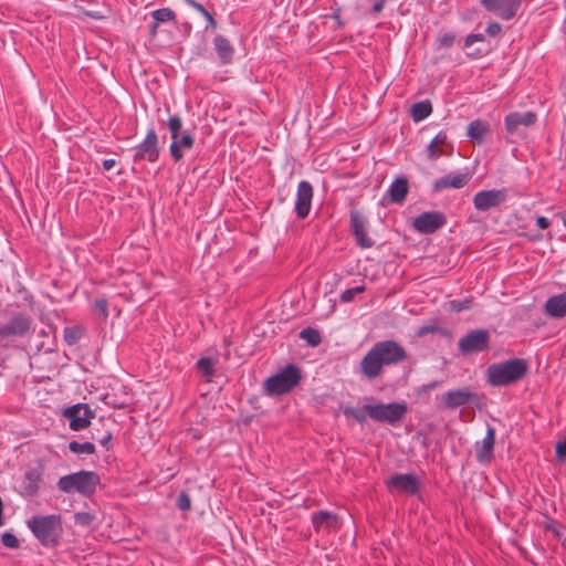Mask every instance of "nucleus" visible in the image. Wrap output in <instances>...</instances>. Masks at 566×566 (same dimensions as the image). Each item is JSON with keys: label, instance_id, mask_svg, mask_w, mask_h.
<instances>
[{"label": "nucleus", "instance_id": "nucleus-11", "mask_svg": "<svg viewBox=\"0 0 566 566\" xmlns=\"http://www.w3.org/2000/svg\"><path fill=\"white\" fill-rule=\"evenodd\" d=\"M349 226L355 242L360 249H370L375 245L374 239L368 234V219L356 209L350 210Z\"/></svg>", "mask_w": 566, "mask_h": 566}, {"label": "nucleus", "instance_id": "nucleus-40", "mask_svg": "<svg viewBox=\"0 0 566 566\" xmlns=\"http://www.w3.org/2000/svg\"><path fill=\"white\" fill-rule=\"evenodd\" d=\"M176 506L182 512H187V511L191 510V499L186 491H181L178 494V497L176 501Z\"/></svg>", "mask_w": 566, "mask_h": 566}, {"label": "nucleus", "instance_id": "nucleus-24", "mask_svg": "<svg viewBox=\"0 0 566 566\" xmlns=\"http://www.w3.org/2000/svg\"><path fill=\"white\" fill-rule=\"evenodd\" d=\"M214 51L223 65L230 64L233 61L234 48L231 42L221 34L213 39Z\"/></svg>", "mask_w": 566, "mask_h": 566}, {"label": "nucleus", "instance_id": "nucleus-32", "mask_svg": "<svg viewBox=\"0 0 566 566\" xmlns=\"http://www.w3.org/2000/svg\"><path fill=\"white\" fill-rule=\"evenodd\" d=\"M84 332L85 329L81 325L66 326L63 331L64 342L69 346L76 345L78 340L83 337Z\"/></svg>", "mask_w": 566, "mask_h": 566}, {"label": "nucleus", "instance_id": "nucleus-50", "mask_svg": "<svg viewBox=\"0 0 566 566\" xmlns=\"http://www.w3.org/2000/svg\"><path fill=\"white\" fill-rule=\"evenodd\" d=\"M55 331H56V327L54 325H49L48 329L41 328L38 332V336H40L42 338H49L51 334L55 333Z\"/></svg>", "mask_w": 566, "mask_h": 566}, {"label": "nucleus", "instance_id": "nucleus-34", "mask_svg": "<svg viewBox=\"0 0 566 566\" xmlns=\"http://www.w3.org/2000/svg\"><path fill=\"white\" fill-rule=\"evenodd\" d=\"M69 450L75 454H94L96 452L95 444L92 442H78L76 440H72L69 442Z\"/></svg>", "mask_w": 566, "mask_h": 566}, {"label": "nucleus", "instance_id": "nucleus-28", "mask_svg": "<svg viewBox=\"0 0 566 566\" xmlns=\"http://www.w3.org/2000/svg\"><path fill=\"white\" fill-rule=\"evenodd\" d=\"M446 143L447 134L444 132H439L427 147V157L430 160H436L443 156L444 153L441 149V146H443Z\"/></svg>", "mask_w": 566, "mask_h": 566}, {"label": "nucleus", "instance_id": "nucleus-30", "mask_svg": "<svg viewBox=\"0 0 566 566\" xmlns=\"http://www.w3.org/2000/svg\"><path fill=\"white\" fill-rule=\"evenodd\" d=\"M216 360L211 357H201L196 363V370L207 380H209L216 373L214 370Z\"/></svg>", "mask_w": 566, "mask_h": 566}, {"label": "nucleus", "instance_id": "nucleus-12", "mask_svg": "<svg viewBox=\"0 0 566 566\" xmlns=\"http://www.w3.org/2000/svg\"><path fill=\"white\" fill-rule=\"evenodd\" d=\"M63 417L69 420L71 430L80 431L90 427L95 411L87 403H75L64 409Z\"/></svg>", "mask_w": 566, "mask_h": 566}, {"label": "nucleus", "instance_id": "nucleus-16", "mask_svg": "<svg viewBox=\"0 0 566 566\" xmlns=\"http://www.w3.org/2000/svg\"><path fill=\"white\" fill-rule=\"evenodd\" d=\"M481 6L490 13L504 21H510L516 17L522 1L521 0H481Z\"/></svg>", "mask_w": 566, "mask_h": 566}, {"label": "nucleus", "instance_id": "nucleus-36", "mask_svg": "<svg viewBox=\"0 0 566 566\" xmlns=\"http://www.w3.org/2000/svg\"><path fill=\"white\" fill-rule=\"evenodd\" d=\"M151 17L157 23H164L176 20V13L170 8H160L151 12Z\"/></svg>", "mask_w": 566, "mask_h": 566}, {"label": "nucleus", "instance_id": "nucleus-8", "mask_svg": "<svg viewBox=\"0 0 566 566\" xmlns=\"http://www.w3.org/2000/svg\"><path fill=\"white\" fill-rule=\"evenodd\" d=\"M167 128L170 132L171 144L169 146V153L172 159L178 163L184 158L182 150H189L195 145V138L189 132H182V119L178 114L171 115L167 123Z\"/></svg>", "mask_w": 566, "mask_h": 566}, {"label": "nucleus", "instance_id": "nucleus-47", "mask_svg": "<svg viewBox=\"0 0 566 566\" xmlns=\"http://www.w3.org/2000/svg\"><path fill=\"white\" fill-rule=\"evenodd\" d=\"M442 384L441 380H433V381H430L428 384H423L418 390L417 392L420 395V394H426V392H429L431 390H434L436 388H438L440 385Z\"/></svg>", "mask_w": 566, "mask_h": 566}, {"label": "nucleus", "instance_id": "nucleus-13", "mask_svg": "<svg viewBox=\"0 0 566 566\" xmlns=\"http://www.w3.org/2000/svg\"><path fill=\"white\" fill-rule=\"evenodd\" d=\"M442 402L443 407L450 410L465 405H474L475 407L481 408V397L469 387L447 391L442 396Z\"/></svg>", "mask_w": 566, "mask_h": 566}, {"label": "nucleus", "instance_id": "nucleus-54", "mask_svg": "<svg viewBox=\"0 0 566 566\" xmlns=\"http://www.w3.org/2000/svg\"><path fill=\"white\" fill-rule=\"evenodd\" d=\"M23 300L30 306H32L34 304V296L30 292L25 291V295H24Z\"/></svg>", "mask_w": 566, "mask_h": 566}, {"label": "nucleus", "instance_id": "nucleus-39", "mask_svg": "<svg viewBox=\"0 0 566 566\" xmlns=\"http://www.w3.org/2000/svg\"><path fill=\"white\" fill-rule=\"evenodd\" d=\"M365 291V285H358L352 289H347L340 294L339 300L343 303H349L355 298L357 294L364 293Z\"/></svg>", "mask_w": 566, "mask_h": 566}, {"label": "nucleus", "instance_id": "nucleus-1", "mask_svg": "<svg viewBox=\"0 0 566 566\" xmlns=\"http://www.w3.org/2000/svg\"><path fill=\"white\" fill-rule=\"evenodd\" d=\"M35 323L31 314L12 310L7 305L0 311V346L3 348H21L35 333Z\"/></svg>", "mask_w": 566, "mask_h": 566}, {"label": "nucleus", "instance_id": "nucleus-29", "mask_svg": "<svg viewBox=\"0 0 566 566\" xmlns=\"http://www.w3.org/2000/svg\"><path fill=\"white\" fill-rule=\"evenodd\" d=\"M431 113L432 104L429 99L417 102L411 107V117L416 123L426 119Z\"/></svg>", "mask_w": 566, "mask_h": 566}, {"label": "nucleus", "instance_id": "nucleus-49", "mask_svg": "<svg viewBox=\"0 0 566 566\" xmlns=\"http://www.w3.org/2000/svg\"><path fill=\"white\" fill-rule=\"evenodd\" d=\"M112 432L111 431H107L103 437H98L96 434L93 433L92 438L93 439H96L104 448H106L107 450L109 449L111 447V440H112Z\"/></svg>", "mask_w": 566, "mask_h": 566}, {"label": "nucleus", "instance_id": "nucleus-55", "mask_svg": "<svg viewBox=\"0 0 566 566\" xmlns=\"http://www.w3.org/2000/svg\"><path fill=\"white\" fill-rule=\"evenodd\" d=\"M36 350H38V352H41V350L49 352V350H52V348H51V347H46L45 342H44V340H42L41 343H39V344L36 345Z\"/></svg>", "mask_w": 566, "mask_h": 566}, {"label": "nucleus", "instance_id": "nucleus-27", "mask_svg": "<svg viewBox=\"0 0 566 566\" xmlns=\"http://www.w3.org/2000/svg\"><path fill=\"white\" fill-rule=\"evenodd\" d=\"M409 191V182L406 177H399L395 179L389 189L388 195L390 201L394 203H402Z\"/></svg>", "mask_w": 566, "mask_h": 566}, {"label": "nucleus", "instance_id": "nucleus-15", "mask_svg": "<svg viewBox=\"0 0 566 566\" xmlns=\"http://www.w3.org/2000/svg\"><path fill=\"white\" fill-rule=\"evenodd\" d=\"M447 224V217L441 211H424L417 216L412 226L422 234H432Z\"/></svg>", "mask_w": 566, "mask_h": 566}, {"label": "nucleus", "instance_id": "nucleus-48", "mask_svg": "<svg viewBox=\"0 0 566 566\" xmlns=\"http://www.w3.org/2000/svg\"><path fill=\"white\" fill-rule=\"evenodd\" d=\"M502 32V25L499 22H491L486 27V33L490 36H497Z\"/></svg>", "mask_w": 566, "mask_h": 566}, {"label": "nucleus", "instance_id": "nucleus-3", "mask_svg": "<svg viewBox=\"0 0 566 566\" xmlns=\"http://www.w3.org/2000/svg\"><path fill=\"white\" fill-rule=\"evenodd\" d=\"M407 411L408 405L405 401L389 403L379 402L377 405L368 403L360 408H343V415L345 417L353 418L360 424L365 423L367 417H369L374 421L396 426L403 419Z\"/></svg>", "mask_w": 566, "mask_h": 566}, {"label": "nucleus", "instance_id": "nucleus-41", "mask_svg": "<svg viewBox=\"0 0 566 566\" xmlns=\"http://www.w3.org/2000/svg\"><path fill=\"white\" fill-rule=\"evenodd\" d=\"M368 6V14L377 17L385 8L388 0H364Z\"/></svg>", "mask_w": 566, "mask_h": 566}, {"label": "nucleus", "instance_id": "nucleus-35", "mask_svg": "<svg viewBox=\"0 0 566 566\" xmlns=\"http://www.w3.org/2000/svg\"><path fill=\"white\" fill-rule=\"evenodd\" d=\"M428 334H440L442 336H449L450 332L448 329H444V328L438 326V324L436 322H432L430 324H424L416 331V336H418V337H423Z\"/></svg>", "mask_w": 566, "mask_h": 566}, {"label": "nucleus", "instance_id": "nucleus-17", "mask_svg": "<svg viewBox=\"0 0 566 566\" xmlns=\"http://www.w3.org/2000/svg\"><path fill=\"white\" fill-rule=\"evenodd\" d=\"M134 161L147 160L155 163L159 158L158 136L154 128H150L144 140L134 148Z\"/></svg>", "mask_w": 566, "mask_h": 566}, {"label": "nucleus", "instance_id": "nucleus-21", "mask_svg": "<svg viewBox=\"0 0 566 566\" xmlns=\"http://www.w3.org/2000/svg\"><path fill=\"white\" fill-rule=\"evenodd\" d=\"M314 190L312 184L307 180L300 181L294 205V211L298 219H305L310 214Z\"/></svg>", "mask_w": 566, "mask_h": 566}, {"label": "nucleus", "instance_id": "nucleus-5", "mask_svg": "<svg viewBox=\"0 0 566 566\" xmlns=\"http://www.w3.org/2000/svg\"><path fill=\"white\" fill-rule=\"evenodd\" d=\"M27 526L42 546L53 548L60 544L63 534L60 514L34 515L27 521Z\"/></svg>", "mask_w": 566, "mask_h": 566}, {"label": "nucleus", "instance_id": "nucleus-46", "mask_svg": "<svg viewBox=\"0 0 566 566\" xmlns=\"http://www.w3.org/2000/svg\"><path fill=\"white\" fill-rule=\"evenodd\" d=\"M555 453L558 461H566V438L563 441L557 442Z\"/></svg>", "mask_w": 566, "mask_h": 566}, {"label": "nucleus", "instance_id": "nucleus-6", "mask_svg": "<svg viewBox=\"0 0 566 566\" xmlns=\"http://www.w3.org/2000/svg\"><path fill=\"white\" fill-rule=\"evenodd\" d=\"M101 483L99 475L94 471L81 470L63 475L57 481V488L64 493L77 492L84 497H91Z\"/></svg>", "mask_w": 566, "mask_h": 566}, {"label": "nucleus", "instance_id": "nucleus-53", "mask_svg": "<svg viewBox=\"0 0 566 566\" xmlns=\"http://www.w3.org/2000/svg\"><path fill=\"white\" fill-rule=\"evenodd\" d=\"M116 165L115 159H104L102 166L104 170H111Z\"/></svg>", "mask_w": 566, "mask_h": 566}, {"label": "nucleus", "instance_id": "nucleus-42", "mask_svg": "<svg viewBox=\"0 0 566 566\" xmlns=\"http://www.w3.org/2000/svg\"><path fill=\"white\" fill-rule=\"evenodd\" d=\"M94 521V516L88 512H77L74 514V523L81 526H90Z\"/></svg>", "mask_w": 566, "mask_h": 566}, {"label": "nucleus", "instance_id": "nucleus-51", "mask_svg": "<svg viewBox=\"0 0 566 566\" xmlns=\"http://www.w3.org/2000/svg\"><path fill=\"white\" fill-rule=\"evenodd\" d=\"M340 12H342V9L336 8L332 13V18L335 20L338 28H343L345 25V22L340 18Z\"/></svg>", "mask_w": 566, "mask_h": 566}, {"label": "nucleus", "instance_id": "nucleus-45", "mask_svg": "<svg viewBox=\"0 0 566 566\" xmlns=\"http://www.w3.org/2000/svg\"><path fill=\"white\" fill-rule=\"evenodd\" d=\"M485 40L484 34L482 33H471L469 34L463 42V48H469L475 42H483Z\"/></svg>", "mask_w": 566, "mask_h": 566}, {"label": "nucleus", "instance_id": "nucleus-52", "mask_svg": "<svg viewBox=\"0 0 566 566\" xmlns=\"http://www.w3.org/2000/svg\"><path fill=\"white\" fill-rule=\"evenodd\" d=\"M536 224L539 229H547L551 226V221L543 216L536 218Z\"/></svg>", "mask_w": 566, "mask_h": 566}, {"label": "nucleus", "instance_id": "nucleus-43", "mask_svg": "<svg viewBox=\"0 0 566 566\" xmlns=\"http://www.w3.org/2000/svg\"><path fill=\"white\" fill-rule=\"evenodd\" d=\"M1 542L6 547L12 548V549L19 548V546H20V542L17 538V536L9 532H6L2 534Z\"/></svg>", "mask_w": 566, "mask_h": 566}, {"label": "nucleus", "instance_id": "nucleus-56", "mask_svg": "<svg viewBox=\"0 0 566 566\" xmlns=\"http://www.w3.org/2000/svg\"><path fill=\"white\" fill-rule=\"evenodd\" d=\"M158 27H159V23H157V21L154 20L153 23L149 27L151 35H156L157 34Z\"/></svg>", "mask_w": 566, "mask_h": 566}, {"label": "nucleus", "instance_id": "nucleus-38", "mask_svg": "<svg viewBox=\"0 0 566 566\" xmlns=\"http://www.w3.org/2000/svg\"><path fill=\"white\" fill-rule=\"evenodd\" d=\"M472 306H473V300L471 297L464 298V300H453V301H450V303H449V308L455 313L471 310Z\"/></svg>", "mask_w": 566, "mask_h": 566}, {"label": "nucleus", "instance_id": "nucleus-44", "mask_svg": "<svg viewBox=\"0 0 566 566\" xmlns=\"http://www.w3.org/2000/svg\"><path fill=\"white\" fill-rule=\"evenodd\" d=\"M94 307L96 311L99 312V314L103 316L104 319L108 317V304L107 300L104 297H99L95 300Z\"/></svg>", "mask_w": 566, "mask_h": 566}, {"label": "nucleus", "instance_id": "nucleus-31", "mask_svg": "<svg viewBox=\"0 0 566 566\" xmlns=\"http://www.w3.org/2000/svg\"><path fill=\"white\" fill-rule=\"evenodd\" d=\"M189 7L196 9L198 12L201 13V17H205L207 20L206 30L214 31L217 29V20L210 13L201 3L197 2L196 0H182Z\"/></svg>", "mask_w": 566, "mask_h": 566}, {"label": "nucleus", "instance_id": "nucleus-25", "mask_svg": "<svg viewBox=\"0 0 566 566\" xmlns=\"http://www.w3.org/2000/svg\"><path fill=\"white\" fill-rule=\"evenodd\" d=\"M545 313L553 318L566 316V292L553 295L544 304Z\"/></svg>", "mask_w": 566, "mask_h": 566}, {"label": "nucleus", "instance_id": "nucleus-19", "mask_svg": "<svg viewBox=\"0 0 566 566\" xmlns=\"http://www.w3.org/2000/svg\"><path fill=\"white\" fill-rule=\"evenodd\" d=\"M311 522L315 533H321L325 531L327 534L336 533L342 528V520L340 517L329 511H316L311 515Z\"/></svg>", "mask_w": 566, "mask_h": 566}, {"label": "nucleus", "instance_id": "nucleus-22", "mask_svg": "<svg viewBox=\"0 0 566 566\" xmlns=\"http://www.w3.org/2000/svg\"><path fill=\"white\" fill-rule=\"evenodd\" d=\"M471 178V172H450L436 179L432 189L434 192H441L448 188L461 189L470 182Z\"/></svg>", "mask_w": 566, "mask_h": 566}, {"label": "nucleus", "instance_id": "nucleus-20", "mask_svg": "<svg viewBox=\"0 0 566 566\" xmlns=\"http://www.w3.org/2000/svg\"><path fill=\"white\" fill-rule=\"evenodd\" d=\"M386 485L390 491L396 490L408 495H415L420 490L419 479L411 473H396L386 481Z\"/></svg>", "mask_w": 566, "mask_h": 566}, {"label": "nucleus", "instance_id": "nucleus-23", "mask_svg": "<svg viewBox=\"0 0 566 566\" xmlns=\"http://www.w3.org/2000/svg\"><path fill=\"white\" fill-rule=\"evenodd\" d=\"M495 429L488 427L486 434L481 442L475 443V458L480 463H490L494 458Z\"/></svg>", "mask_w": 566, "mask_h": 566}, {"label": "nucleus", "instance_id": "nucleus-26", "mask_svg": "<svg viewBox=\"0 0 566 566\" xmlns=\"http://www.w3.org/2000/svg\"><path fill=\"white\" fill-rule=\"evenodd\" d=\"M489 133L490 124L485 120L475 119L468 125L467 135L474 144L482 145L484 143L485 136Z\"/></svg>", "mask_w": 566, "mask_h": 566}, {"label": "nucleus", "instance_id": "nucleus-57", "mask_svg": "<svg viewBox=\"0 0 566 566\" xmlns=\"http://www.w3.org/2000/svg\"><path fill=\"white\" fill-rule=\"evenodd\" d=\"M562 220L564 226H566V210L562 213Z\"/></svg>", "mask_w": 566, "mask_h": 566}, {"label": "nucleus", "instance_id": "nucleus-7", "mask_svg": "<svg viewBox=\"0 0 566 566\" xmlns=\"http://www.w3.org/2000/svg\"><path fill=\"white\" fill-rule=\"evenodd\" d=\"M301 379V369L294 364H287L277 374L266 379L265 391L270 396L287 394L300 384Z\"/></svg>", "mask_w": 566, "mask_h": 566}, {"label": "nucleus", "instance_id": "nucleus-4", "mask_svg": "<svg viewBox=\"0 0 566 566\" xmlns=\"http://www.w3.org/2000/svg\"><path fill=\"white\" fill-rule=\"evenodd\" d=\"M527 373L528 364L524 358H512L490 365L486 380L493 387H504L521 381Z\"/></svg>", "mask_w": 566, "mask_h": 566}, {"label": "nucleus", "instance_id": "nucleus-37", "mask_svg": "<svg viewBox=\"0 0 566 566\" xmlns=\"http://www.w3.org/2000/svg\"><path fill=\"white\" fill-rule=\"evenodd\" d=\"M457 35L453 32H446L437 38V49H449L455 43Z\"/></svg>", "mask_w": 566, "mask_h": 566}, {"label": "nucleus", "instance_id": "nucleus-2", "mask_svg": "<svg viewBox=\"0 0 566 566\" xmlns=\"http://www.w3.org/2000/svg\"><path fill=\"white\" fill-rule=\"evenodd\" d=\"M407 359V352L398 342L392 339L379 340L360 360V371L369 380L381 376L384 367L397 365Z\"/></svg>", "mask_w": 566, "mask_h": 566}, {"label": "nucleus", "instance_id": "nucleus-18", "mask_svg": "<svg viewBox=\"0 0 566 566\" xmlns=\"http://www.w3.org/2000/svg\"><path fill=\"white\" fill-rule=\"evenodd\" d=\"M507 192L506 188L478 191L473 197V206L478 211L497 208L506 201Z\"/></svg>", "mask_w": 566, "mask_h": 566}, {"label": "nucleus", "instance_id": "nucleus-14", "mask_svg": "<svg viewBox=\"0 0 566 566\" xmlns=\"http://www.w3.org/2000/svg\"><path fill=\"white\" fill-rule=\"evenodd\" d=\"M43 472L44 469L41 464L28 468L19 480L17 492L25 499L35 496L41 488Z\"/></svg>", "mask_w": 566, "mask_h": 566}, {"label": "nucleus", "instance_id": "nucleus-9", "mask_svg": "<svg viewBox=\"0 0 566 566\" xmlns=\"http://www.w3.org/2000/svg\"><path fill=\"white\" fill-rule=\"evenodd\" d=\"M538 119L537 113L533 111L527 112H511L504 117V128L506 132L505 139L507 143H514L513 137H524L525 128L532 127Z\"/></svg>", "mask_w": 566, "mask_h": 566}, {"label": "nucleus", "instance_id": "nucleus-10", "mask_svg": "<svg viewBox=\"0 0 566 566\" xmlns=\"http://www.w3.org/2000/svg\"><path fill=\"white\" fill-rule=\"evenodd\" d=\"M490 344V332L484 328H478L468 332L459 339L458 349L463 356H468L488 350Z\"/></svg>", "mask_w": 566, "mask_h": 566}, {"label": "nucleus", "instance_id": "nucleus-33", "mask_svg": "<svg viewBox=\"0 0 566 566\" xmlns=\"http://www.w3.org/2000/svg\"><path fill=\"white\" fill-rule=\"evenodd\" d=\"M300 338L305 340L311 347H316L322 343V336L318 329L313 327L303 328L300 334Z\"/></svg>", "mask_w": 566, "mask_h": 566}]
</instances>
